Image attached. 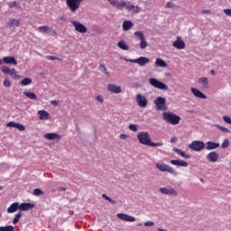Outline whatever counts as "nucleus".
<instances>
[{
  "label": "nucleus",
  "mask_w": 231,
  "mask_h": 231,
  "mask_svg": "<svg viewBox=\"0 0 231 231\" xmlns=\"http://www.w3.org/2000/svg\"><path fill=\"white\" fill-rule=\"evenodd\" d=\"M137 140L142 145H148L149 147H162L163 146V143H152L151 140V135L148 132H140L137 134Z\"/></svg>",
  "instance_id": "nucleus-1"
},
{
  "label": "nucleus",
  "mask_w": 231,
  "mask_h": 231,
  "mask_svg": "<svg viewBox=\"0 0 231 231\" xmlns=\"http://www.w3.org/2000/svg\"><path fill=\"white\" fill-rule=\"evenodd\" d=\"M162 118L163 120L168 122V124H171V125H178V124H180V121L181 120V117H180V116L171 112H163Z\"/></svg>",
  "instance_id": "nucleus-2"
},
{
  "label": "nucleus",
  "mask_w": 231,
  "mask_h": 231,
  "mask_svg": "<svg viewBox=\"0 0 231 231\" xmlns=\"http://www.w3.org/2000/svg\"><path fill=\"white\" fill-rule=\"evenodd\" d=\"M156 169L161 171V172H170V174H173V176H178V172L174 168L163 163V162H157L155 163Z\"/></svg>",
  "instance_id": "nucleus-3"
},
{
  "label": "nucleus",
  "mask_w": 231,
  "mask_h": 231,
  "mask_svg": "<svg viewBox=\"0 0 231 231\" xmlns=\"http://www.w3.org/2000/svg\"><path fill=\"white\" fill-rule=\"evenodd\" d=\"M83 1L84 0H66V5L72 14H75L80 8V5H82Z\"/></svg>",
  "instance_id": "nucleus-4"
},
{
  "label": "nucleus",
  "mask_w": 231,
  "mask_h": 231,
  "mask_svg": "<svg viewBox=\"0 0 231 231\" xmlns=\"http://www.w3.org/2000/svg\"><path fill=\"white\" fill-rule=\"evenodd\" d=\"M153 104H155V109L157 111H165V109H167V101L162 97H158L153 101Z\"/></svg>",
  "instance_id": "nucleus-5"
},
{
  "label": "nucleus",
  "mask_w": 231,
  "mask_h": 231,
  "mask_svg": "<svg viewBox=\"0 0 231 231\" xmlns=\"http://www.w3.org/2000/svg\"><path fill=\"white\" fill-rule=\"evenodd\" d=\"M149 82H150V85L152 86V88H155L156 89H162L163 91H167L169 89V87L165 85V83L159 81L154 78H151L149 79Z\"/></svg>",
  "instance_id": "nucleus-6"
},
{
  "label": "nucleus",
  "mask_w": 231,
  "mask_h": 231,
  "mask_svg": "<svg viewBox=\"0 0 231 231\" xmlns=\"http://www.w3.org/2000/svg\"><path fill=\"white\" fill-rule=\"evenodd\" d=\"M189 149L191 151H195L196 152H200L205 149V142L203 141H193L191 143L188 145Z\"/></svg>",
  "instance_id": "nucleus-7"
},
{
  "label": "nucleus",
  "mask_w": 231,
  "mask_h": 231,
  "mask_svg": "<svg viewBox=\"0 0 231 231\" xmlns=\"http://www.w3.org/2000/svg\"><path fill=\"white\" fill-rule=\"evenodd\" d=\"M134 35L137 37V39H139L140 41L139 47L141 50H145V48L149 46V44L147 43V40L145 39V35H143V32L137 31L134 33Z\"/></svg>",
  "instance_id": "nucleus-8"
},
{
  "label": "nucleus",
  "mask_w": 231,
  "mask_h": 231,
  "mask_svg": "<svg viewBox=\"0 0 231 231\" xmlns=\"http://www.w3.org/2000/svg\"><path fill=\"white\" fill-rule=\"evenodd\" d=\"M126 62H132L133 64H138L139 66H146V64H149L151 62V60L147 57H139L138 59L133 60H125Z\"/></svg>",
  "instance_id": "nucleus-9"
},
{
  "label": "nucleus",
  "mask_w": 231,
  "mask_h": 231,
  "mask_svg": "<svg viewBox=\"0 0 231 231\" xmlns=\"http://www.w3.org/2000/svg\"><path fill=\"white\" fill-rule=\"evenodd\" d=\"M135 102L137 103V106H139V107H143V109H145V107H147V104H148L147 97L142 94L136 95Z\"/></svg>",
  "instance_id": "nucleus-10"
},
{
  "label": "nucleus",
  "mask_w": 231,
  "mask_h": 231,
  "mask_svg": "<svg viewBox=\"0 0 231 231\" xmlns=\"http://www.w3.org/2000/svg\"><path fill=\"white\" fill-rule=\"evenodd\" d=\"M70 23L73 24L76 32L79 33H86L88 32V27H86V25H84L82 23L75 20H71Z\"/></svg>",
  "instance_id": "nucleus-11"
},
{
  "label": "nucleus",
  "mask_w": 231,
  "mask_h": 231,
  "mask_svg": "<svg viewBox=\"0 0 231 231\" xmlns=\"http://www.w3.org/2000/svg\"><path fill=\"white\" fill-rule=\"evenodd\" d=\"M161 194H166L167 196H178V191L171 186L160 188Z\"/></svg>",
  "instance_id": "nucleus-12"
},
{
  "label": "nucleus",
  "mask_w": 231,
  "mask_h": 231,
  "mask_svg": "<svg viewBox=\"0 0 231 231\" xmlns=\"http://www.w3.org/2000/svg\"><path fill=\"white\" fill-rule=\"evenodd\" d=\"M38 32L40 33H48L49 35H57V32L53 30L51 26L42 25L38 27Z\"/></svg>",
  "instance_id": "nucleus-13"
},
{
  "label": "nucleus",
  "mask_w": 231,
  "mask_h": 231,
  "mask_svg": "<svg viewBox=\"0 0 231 231\" xmlns=\"http://www.w3.org/2000/svg\"><path fill=\"white\" fill-rule=\"evenodd\" d=\"M125 10H127V12H133L134 14H140V12H142V7L134 5L133 3L127 1Z\"/></svg>",
  "instance_id": "nucleus-14"
},
{
  "label": "nucleus",
  "mask_w": 231,
  "mask_h": 231,
  "mask_svg": "<svg viewBox=\"0 0 231 231\" xmlns=\"http://www.w3.org/2000/svg\"><path fill=\"white\" fill-rule=\"evenodd\" d=\"M117 217L122 221H126V223H134L136 221V217L124 213H118Z\"/></svg>",
  "instance_id": "nucleus-15"
},
{
  "label": "nucleus",
  "mask_w": 231,
  "mask_h": 231,
  "mask_svg": "<svg viewBox=\"0 0 231 231\" xmlns=\"http://www.w3.org/2000/svg\"><path fill=\"white\" fill-rule=\"evenodd\" d=\"M172 46L177 50H185V42H183V39H181V37L178 36L176 41L173 42Z\"/></svg>",
  "instance_id": "nucleus-16"
},
{
  "label": "nucleus",
  "mask_w": 231,
  "mask_h": 231,
  "mask_svg": "<svg viewBox=\"0 0 231 231\" xmlns=\"http://www.w3.org/2000/svg\"><path fill=\"white\" fill-rule=\"evenodd\" d=\"M190 91L196 98H201L202 100H207V95L203 94V92H201V90H199L196 88H191Z\"/></svg>",
  "instance_id": "nucleus-17"
},
{
  "label": "nucleus",
  "mask_w": 231,
  "mask_h": 231,
  "mask_svg": "<svg viewBox=\"0 0 231 231\" xmlns=\"http://www.w3.org/2000/svg\"><path fill=\"white\" fill-rule=\"evenodd\" d=\"M107 91L110 93H115L116 95H120V93H122V87L115 84H109L107 86Z\"/></svg>",
  "instance_id": "nucleus-18"
},
{
  "label": "nucleus",
  "mask_w": 231,
  "mask_h": 231,
  "mask_svg": "<svg viewBox=\"0 0 231 231\" xmlns=\"http://www.w3.org/2000/svg\"><path fill=\"white\" fill-rule=\"evenodd\" d=\"M220 145L221 144H219V143H214L212 141H208L205 144V149L207 151H214L216 149H219Z\"/></svg>",
  "instance_id": "nucleus-19"
},
{
  "label": "nucleus",
  "mask_w": 231,
  "mask_h": 231,
  "mask_svg": "<svg viewBox=\"0 0 231 231\" xmlns=\"http://www.w3.org/2000/svg\"><path fill=\"white\" fill-rule=\"evenodd\" d=\"M198 84L201 87L202 89H208L210 85H208V78L202 77L198 79Z\"/></svg>",
  "instance_id": "nucleus-20"
},
{
  "label": "nucleus",
  "mask_w": 231,
  "mask_h": 231,
  "mask_svg": "<svg viewBox=\"0 0 231 231\" xmlns=\"http://www.w3.org/2000/svg\"><path fill=\"white\" fill-rule=\"evenodd\" d=\"M207 160H208L211 163H216L219 160V153L217 152H210L207 155Z\"/></svg>",
  "instance_id": "nucleus-21"
},
{
  "label": "nucleus",
  "mask_w": 231,
  "mask_h": 231,
  "mask_svg": "<svg viewBox=\"0 0 231 231\" xmlns=\"http://www.w3.org/2000/svg\"><path fill=\"white\" fill-rule=\"evenodd\" d=\"M34 207L35 205L32 203H22V204H19V210L23 212H26L28 210H32V208H33Z\"/></svg>",
  "instance_id": "nucleus-22"
},
{
  "label": "nucleus",
  "mask_w": 231,
  "mask_h": 231,
  "mask_svg": "<svg viewBox=\"0 0 231 231\" xmlns=\"http://www.w3.org/2000/svg\"><path fill=\"white\" fill-rule=\"evenodd\" d=\"M170 163L175 165L176 167H189V162L181 160H171Z\"/></svg>",
  "instance_id": "nucleus-23"
},
{
  "label": "nucleus",
  "mask_w": 231,
  "mask_h": 231,
  "mask_svg": "<svg viewBox=\"0 0 231 231\" xmlns=\"http://www.w3.org/2000/svg\"><path fill=\"white\" fill-rule=\"evenodd\" d=\"M7 127H14V129H18V131H24L26 129V127H24V125L19 124V123H15V122H9L6 124Z\"/></svg>",
  "instance_id": "nucleus-24"
},
{
  "label": "nucleus",
  "mask_w": 231,
  "mask_h": 231,
  "mask_svg": "<svg viewBox=\"0 0 231 231\" xmlns=\"http://www.w3.org/2000/svg\"><path fill=\"white\" fill-rule=\"evenodd\" d=\"M3 62L5 64H13L14 66H17V60L12 56L3 58Z\"/></svg>",
  "instance_id": "nucleus-25"
},
{
  "label": "nucleus",
  "mask_w": 231,
  "mask_h": 231,
  "mask_svg": "<svg viewBox=\"0 0 231 231\" xmlns=\"http://www.w3.org/2000/svg\"><path fill=\"white\" fill-rule=\"evenodd\" d=\"M45 140H60V135L55 133H47L44 134Z\"/></svg>",
  "instance_id": "nucleus-26"
},
{
  "label": "nucleus",
  "mask_w": 231,
  "mask_h": 231,
  "mask_svg": "<svg viewBox=\"0 0 231 231\" xmlns=\"http://www.w3.org/2000/svg\"><path fill=\"white\" fill-rule=\"evenodd\" d=\"M40 120H50V113L46 112L45 110L38 111Z\"/></svg>",
  "instance_id": "nucleus-27"
},
{
  "label": "nucleus",
  "mask_w": 231,
  "mask_h": 231,
  "mask_svg": "<svg viewBox=\"0 0 231 231\" xmlns=\"http://www.w3.org/2000/svg\"><path fill=\"white\" fill-rule=\"evenodd\" d=\"M17 210H19V202L11 204V206L7 208L8 214H14V212H17Z\"/></svg>",
  "instance_id": "nucleus-28"
},
{
  "label": "nucleus",
  "mask_w": 231,
  "mask_h": 231,
  "mask_svg": "<svg viewBox=\"0 0 231 231\" xmlns=\"http://www.w3.org/2000/svg\"><path fill=\"white\" fill-rule=\"evenodd\" d=\"M134 23L133 22L126 20L123 23V30L125 32H129V30H131V28H133Z\"/></svg>",
  "instance_id": "nucleus-29"
},
{
  "label": "nucleus",
  "mask_w": 231,
  "mask_h": 231,
  "mask_svg": "<svg viewBox=\"0 0 231 231\" xmlns=\"http://www.w3.org/2000/svg\"><path fill=\"white\" fill-rule=\"evenodd\" d=\"M155 66H157V68H167V62L160 58H157L155 60Z\"/></svg>",
  "instance_id": "nucleus-30"
},
{
  "label": "nucleus",
  "mask_w": 231,
  "mask_h": 231,
  "mask_svg": "<svg viewBox=\"0 0 231 231\" xmlns=\"http://www.w3.org/2000/svg\"><path fill=\"white\" fill-rule=\"evenodd\" d=\"M173 151L174 152L179 154V156H181V158H186V159L190 158V155L185 153V152L181 151V149L174 148Z\"/></svg>",
  "instance_id": "nucleus-31"
},
{
  "label": "nucleus",
  "mask_w": 231,
  "mask_h": 231,
  "mask_svg": "<svg viewBox=\"0 0 231 231\" xmlns=\"http://www.w3.org/2000/svg\"><path fill=\"white\" fill-rule=\"evenodd\" d=\"M7 5L9 8H16V10H21V3L18 1L9 2Z\"/></svg>",
  "instance_id": "nucleus-32"
},
{
  "label": "nucleus",
  "mask_w": 231,
  "mask_h": 231,
  "mask_svg": "<svg viewBox=\"0 0 231 231\" xmlns=\"http://www.w3.org/2000/svg\"><path fill=\"white\" fill-rule=\"evenodd\" d=\"M117 46L118 48H120V50H124L125 51H127V50H129V46H127V44L124 41H120L117 43Z\"/></svg>",
  "instance_id": "nucleus-33"
},
{
  "label": "nucleus",
  "mask_w": 231,
  "mask_h": 231,
  "mask_svg": "<svg viewBox=\"0 0 231 231\" xmlns=\"http://www.w3.org/2000/svg\"><path fill=\"white\" fill-rule=\"evenodd\" d=\"M23 95L31 100H37V95H35L33 92H23Z\"/></svg>",
  "instance_id": "nucleus-34"
},
{
  "label": "nucleus",
  "mask_w": 231,
  "mask_h": 231,
  "mask_svg": "<svg viewBox=\"0 0 231 231\" xmlns=\"http://www.w3.org/2000/svg\"><path fill=\"white\" fill-rule=\"evenodd\" d=\"M126 5H127V2H125V1H118L117 2V5H116V8L117 9V10H122V9H125V6H126Z\"/></svg>",
  "instance_id": "nucleus-35"
},
{
  "label": "nucleus",
  "mask_w": 231,
  "mask_h": 231,
  "mask_svg": "<svg viewBox=\"0 0 231 231\" xmlns=\"http://www.w3.org/2000/svg\"><path fill=\"white\" fill-rule=\"evenodd\" d=\"M21 24V20L12 19L8 22V26H19Z\"/></svg>",
  "instance_id": "nucleus-36"
},
{
  "label": "nucleus",
  "mask_w": 231,
  "mask_h": 231,
  "mask_svg": "<svg viewBox=\"0 0 231 231\" xmlns=\"http://www.w3.org/2000/svg\"><path fill=\"white\" fill-rule=\"evenodd\" d=\"M21 86H30L32 84V79L25 78L20 81Z\"/></svg>",
  "instance_id": "nucleus-37"
},
{
  "label": "nucleus",
  "mask_w": 231,
  "mask_h": 231,
  "mask_svg": "<svg viewBox=\"0 0 231 231\" xmlns=\"http://www.w3.org/2000/svg\"><path fill=\"white\" fill-rule=\"evenodd\" d=\"M9 75L12 77V79H21V76L17 75L15 69H11Z\"/></svg>",
  "instance_id": "nucleus-38"
},
{
  "label": "nucleus",
  "mask_w": 231,
  "mask_h": 231,
  "mask_svg": "<svg viewBox=\"0 0 231 231\" xmlns=\"http://www.w3.org/2000/svg\"><path fill=\"white\" fill-rule=\"evenodd\" d=\"M102 198H104V199H106V201H108L109 203H111L112 205H116V201L113 200L111 198H109V196H107L106 194H102Z\"/></svg>",
  "instance_id": "nucleus-39"
},
{
  "label": "nucleus",
  "mask_w": 231,
  "mask_h": 231,
  "mask_svg": "<svg viewBox=\"0 0 231 231\" xmlns=\"http://www.w3.org/2000/svg\"><path fill=\"white\" fill-rule=\"evenodd\" d=\"M33 196H44V191L41 189H35L32 192Z\"/></svg>",
  "instance_id": "nucleus-40"
},
{
  "label": "nucleus",
  "mask_w": 231,
  "mask_h": 231,
  "mask_svg": "<svg viewBox=\"0 0 231 231\" xmlns=\"http://www.w3.org/2000/svg\"><path fill=\"white\" fill-rule=\"evenodd\" d=\"M223 149H228L230 147V141L228 139H225L221 144Z\"/></svg>",
  "instance_id": "nucleus-41"
},
{
  "label": "nucleus",
  "mask_w": 231,
  "mask_h": 231,
  "mask_svg": "<svg viewBox=\"0 0 231 231\" xmlns=\"http://www.w3.org/2000/svg\"><path fill=\"white\" fill-rule=\"evenodd\" d=\"M0 231H14V226H0Z\"/></svg>",
  "instance_id": "nucleus-42"
},
{
  "label": "nucleus",
  "mask_w": 231,
  "mask_h": 231,
  "mask_svg": "<svg viewBox=\"0 0 231 231\" xmlns=\"http://www.w3.org/2000/svg\"><path fill=\"white\" fill-rule=\"evenodd\" d=\"M99 70L103 71V73H105V75H109V70L107 69V68H106L105 64H101L99 66Z\"/></svg>",
  "instance_id": "nucleus-43"
},
{
  "label": "nucleus",
  "mask_w": 231,
  "mask_h": 231,
  "mask_svg": "<svg viewBox=\"0 0 231 231\" xmlns=\"http://www.w3.org/2000/svg\"><path fill=\"white\" fill-rule=\"evenodd\" d=\"M215 127L222 131V133H230V130L225 126H221L219 125H215Z\"/></svg>",
  "instance_id": "nucleus-44"
},
{
  "label": "nucleus",
  "mask_w": 231,
  "mask_h": 231,
  "mask_svg": "<svg viewBox=\"0 0 231 231\" xmlns=\"http://www.w3.org/2000/svg\"><path fill=\"white\" fill-rule=\"evenodd\" d=\"M21 213H18L14 216V218L13 220V225H17V223H19V219H21Z\"/></svg>",
  "instance_id": "nucleus-45"
},
{
  "label": "nucleus",
  "mask_w": 231,
  "mask_h": 231,
  "mask_svg": "<svg viewBox=\"0 0 231 231\" xmlns=\"http://www.w3.org/2000/svg\"><path fill=\"white\" fill-rule=\"evenodd\" d=\"M128 129H130V131H133L134 133H137L138 125L131 124L129 125Z\"/></svg>",
  "instance_id": "nucleus-46"
},
{
  "label": "nucleus",
  "mask_w": 231,
  "mask_h": 231,
  "mask_svg": "<svg viewBox=\"0 0 231 231\" xmlns=\"http://www.w3.org/2000/svg\"><path fill=\"white\" fill-rule=\"evenodd\" d=\"M1 69L5 74H7V73L10 74V72L12 71V69L6 66H2Z\"/></svg>",
  "instance_id": "nucleus-47"
},
{
  "label": "nucleus",
  "mask_w": 231,
  "mask_h": 231,
  "mask_svg": "<svg viewBox=\"0 0 231 231\" xmlns=\"http://www.w3.org/2000/svg\"><path fill=\"white\" fill-rule=\"evenodd\" d=\"M3 86L5 88H10L12 86V83L10 82V80L8 79H5L3 82Z\"/></svg>",
  "instance_id": "nucleus-48"
},
{
  "label": "nucleus",
  "mask_w": 231,
  "mask_h": 231,
  "mask_svg": "<svg viewBox=\"0 0 231 231\" xmlns=\"http://www.w3.org/2000/svg\"><path fill=\"white\" fill-rule=\"evenodd\" d=\"M223 120H224V122H226V124H229V125H231V117L230 116H224Z\"/></svg>",
  "instance_id": "nucleus-49"
},
{
  "label": "nucleus",
  "mask_w": 231,
  "mask_h": 231,
  "mask_svg": "<svg viewBox=\"0 0 231 231\" xmlns=\"http://www.w3.org/2000/svg\"><path fill=\"white\" fill-rule=\"evenodd\" d=\"M165 8H176V5L172 2H167Z\"/></svg>",
  "instance_id": "nucleus-50"
},
{
  "label": "nucleus",
  "mask_w": 231,
  "mask_h": 231,
  "mask_svg": "<svg viewBox=\"0 0 231 231\" xmlns=\"http://www.w3.org/2000/svg\"><path fill=\"white\" fill-rule=\"evenodd\" d=\"M108 3H110V5L112 6H115V8H116V5H118V1L117 0H107Z\"/></svg>",
  "instance_id": "nucleus-51"
},
{
  "label": "nucleus",
  "mask_w": 231,
  "mask_h": 231,
  "mask_svg": "<svg viewBox=\"0 0 231 231\" xmlns=\"http://www.w3.org/2000/svg\"><path fill=\"white\" fill-rule=\"evenodd\" d=\"M119 138H120V140H127V139H129V135H127L126 134H121L119 135Z\"/></svg>",
  "instance_id": "nucleus-52"
},
{
  "label": "nucleus",
  "mask_w": 231,
  "mask_h": 231,
  "mask_svg": "<svg viewBox=\"0 0 231 231\" xmlns=\"http://www.w3.org/2000/svg\"><path fill=\"white\" fill-rule=\"evenodd\" d=\"M223 12L226 14V15L231 17V9H224Z\"/></svg>",
  "instance_id": "nucleus-53"
},
{
  "label": "nucleus",
  "mask_w": 231,
  "mask_h": 231,
  "mask_svg": "<svg viewBox=\"0 0 231 231\" xmlns=\"http://www.w3.org/2000/svg\"><path fill=\"white\" fill-rule=\"evenodd\" d=\"M144 226H154V222H152V221H146L144 223Z\"/></svg>",
  "instance_id": "nucleus-54"
},
{
  "label": "nucleus",
  "mask_w": 231,
  "mask_h": 231,
  "mask_svg": "<svg viewBox=\"0 0 231 231\" xmlns=\"http://www.w3.org/2000/svg\"><path fill=\"white\" fill-rule=\"evenodd\" d=\"M46 59H48L49 60H59V58L55 56H46Z\"/></svg>",
  "instance_id": "nucleus-55"
},
{
  "label": "nucleus",
  "mask_w": 231,
  "mask_h": 231,
  "mask_svg": "<svg viewBox=\"0 0 231 231\" xmlns=\"http://www.w3.org/2000/svg\"><path fill=\"white\" fill-rule=\"evenodd\" d=\"M51 106H59L60 104V101H59V100H51Z\"/></svg>",
  "instance_id": "nucleus-56"
},
{
  "label": "nucleus",
  "mask_w": 231,
  "mask_h": 231,
  "mask_svg": "<svg viewBox=\"0 0 231 231\" xmlns=\"http://www.w3.org/2000/svg\"><path fill=\"white\" fill-rule=\"evenodd\" d=\"M97 100L102 104L104 102V97L102 96H97Z\"/></svg>",
  "instance_id": "nucleus-57"
},
{
  "label": "nucleus",
  "mask_w": 231,
  "mask_h": 231,
  "mask_svg": "<svg viewBox=\"0 0 231 231\" xmlns=\"http://www.w3.org/2000/svg\"><path fill=\"white\" fill-rule=\"evenodd\" d=\"M201 13L206 14L207 15H211L212 14V11H210V10H203Z\"/></svg>",
  "instance_id": "nucleus-58"
},
{
  "label": "nucleus",
  "mask_w": 231,
  "mask_h": 231,
  "mask_svg": "<svg viewBox=\"0 0 231 231\" xmlns=\"http://www.w3.org/2000/svg\"><path fill=\"white\" fill-rule=\"evenodd\" d=\"M178 142V137H171V143H176Z\"/></svg>",
  "instance_id": "nucleus-59"
},
{
  "label": "nucleus",
  "mask_w": 231,
  "mask_h": 231,
  "mask_svg": "<svg viewBox=\"0 0 231 231\" xmlns=\"http://www.w3.org/2000/svg\"><path fill=\"white\" fill-rule=\"evenodd\" d=\"M211 75H216V73L214 72V70H211Z\"/></svg>",
  "instance_id": "nucleus-60"
},
{
  "label": "nucleus",
  "mask_w": 231,
  "mask_h": 231,
  "mask_svg": "<svg viewBox=\"0 0 231 231\" xmlns=\"http://www.w3.org/2000/svg\"><path fill=\"white\" fill-rule=\"evenodd\" d=\"M137 226H142V223L137 224Z\"/></svg>",
  "instance_id": "nucleus-61"
},
{
  "label": "nucleus",
  "mask_w": 231,
  "mask_h": 231,
  "mask_svg": "<svg viewBox=\"0 0 231 231\" xmlns=\"http://www.w3.org/2000/svg\"><path fill=\"white\" fill-rule=\"evenodd\" d=\"M0 190H3V186H0Z\"/></svg>",
  "instance_id": "nucleus-62"
},
{
  "label": "nucleus",
  "mask_w": 231,
  "mask_h": 231,
  "mask_svg": "<svg viewBox=\"0 0 231 231\" xmlns=\"http://www.w3.org/2000/svg\"><path fill=\"white\" fill-rule=\"evenodd\" d=\"M1 64H3V61L0 60V66H1Z\"/></svg>",
  "instance_id": "nucleus-63"
},
{
  "label": "nucleus",
  "mask_w": 231,
  "mask_h": 231,
  "mask_svg": "<svg viewBox=\"0 0 231 231\" xmlns=\"http://www.w3.org/2000/svg\"><path fill=\"white\" fill-rule=\"evenodd\" d=\"M200 181H203V179H200Z\"/></svg>",
  "instance_id": "nucleus-64"
}]
</instances>
